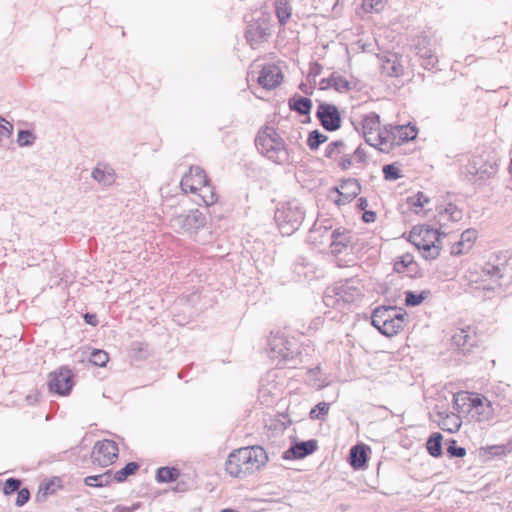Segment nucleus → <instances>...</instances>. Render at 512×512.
Returning <instances> with one entry per match:
<instances>
[{"label": "nucleus", "instance_id": "obj_1", "mask_svg": "<svg viewBox=\"0 0 512 512\" xmlns=\"http://www.w3.org/2000/svg\"><path fill=\"white\" fill-rule=\"evenodd\" d=\"M267 461L268 456L263 447H242L229 454L225 469L229 475L242 478L259 470Z\"/></svg>", "mask_w": 512, "mask_h": 512}, {"label": "nucleus", "instance_id": "obj_2", "mask_svg": "<svg viewBox=\"0 0 512 512\" xmlns=\"http://www.w3.org/2000/svg\"><path fill=\"white\" fill-rule=\"evenodd\" d=\"M453 405L458 414H467L476 422H487L494 416L491 401L478 393L458 392L453 397Z\"/></svg>", "mask_w": 512, "mask_h": 512}, {"label": "nucleus", "instance_id": "obj_3", "mask_svg": "<svg viewBox=\"0 0 512 512\" xmlns=\"http://www.w3.org/2000/svg\"><path fill=\"white\" fill-rule=\"evenodd\" d=\"M457 161L463 163L462 173L469 180L485 181L493 178L499 170V163L495 155L490 153L458 155Z\"/></svg>", "mask_w": 512, "mask_h": 512}, {"label": "nucleus", "instance_id": "obj_4", "mask_svg": "<svg viewBox=\"0 0 512 512\" xmlns=\"http://www.w3.org/2000/svg\"><path fill=\"white\" fill-rule=\"evenodd\" d=\"M371 323L382 335L393 337L407 324V313L396 306H380L373 310Z\"/></svg>", "mask_w": 512, "mask_h": 512}, {"label": "nucleus", "instance_id": "obj_5", "mask_svg": "<svg viewBox=\"0 0 512 512\" xmlns=\"http://www.w3.org/2000/svg\"><path fill=\"white\" fill-rule=\"evenodd\" d=\"M366 143L385 153L417 137L418 130H362Z\"/></svg>", "mask_w": 512, "mask_h": 512}, {"label": "nucleus", "instance_id": "obj_6", "mask_svg": "<svg viewBox=\"0 0 512 512\" xmlns=\"http://www.w3.org/2000/svg\"><path fill=\"white\" fill-rule=\"evenodd\" d=\"M306 211L303 205L296 199L287 201L278 207L274 219L280 233L290 236L296 232L305 219Z\"/></svg>", "mask_w": 512, "mask_h": 512}, {"label": "nucleus", "instance_id": "obj_7", "mask_svg": "<svg viewBox=\"0 0 512 512\" xmlns=\"http://www.w3.org/2000/svg\"><path fill=\"white\" fill-rule=\"evenodd\" d=\"M255 146L262 155L276 164H284L289 159L285 142L277 130H259Z\"/></svg>", "mask_w": 512, "mask_h": 512}, {"label": "nucleus", "instance_id": "obj_8", "mask_svg": "<svg viewBox=\"0 0 512 512\" xmlns=\"http://www.w3.org/2000/svg\"><path fill=\"white\" fill-rule=\"evenodd\" d=\"M445 234V231H441L439 228L414 227L410 232L409 241L426 260H434L440 254V236Z\"/></svg>", "mask_w": 512, "mask_h": 512}, {"label": "nucleus", "instance_id": "obj_9", "mask_svg": "<svg viewBox=\"0 0 512 512\" xmlns=\"http://www.w3.org/2000/svg\"><path fill=\"white\" fill-rule=\"evenodd\" d=\"M330 253L338 267H350L352 262V234L343 227L333 229L330 235Z\"/></svg>", "mask_w": 512, "mask_h": 512}, {"label": "nucleus", "instance_id": "obj_10", "mask_svg": "<svg viewBox=\"0 0 512 512\" xmlns=\"http://www.w3.org/2000/svg\"><path fill=\"white\" fill-rule=\"evenodd\" d=\"M269 347L272 359L290 367H295L298 364L300 353L295 340H289L280 334L273 335L269 338Z\"/></svg>", "mask_w": 512, "mask_h": 512}, {"label": "nucleus", "instance_id": "obj_11", "mask_svg": "<svg viewBox=\"0 0 512 512\" xmlns=\"http://www.w3.org/2000/svg\"><path fill=\"white\" fill-rule=\"evenodd\" d=\"M323 302L327 307L349 313L352 308V285L349 279L336 282L325 291Z\"/></svg>", "mask_w": 512, "mask_h": 512}, {"label": "nucleus", "instance_id": "obj_12", "mask_svg": "<svg viewBox=\"0 0 512 512\" xmlns=\"http://www.w3.org/2000/svg\"><path fill=\"white\" fill-rule=\"evenodd\" d=\"M206 224V216L198 209L173 216L170 225L176 232L195 233Z\"/></svg>", "mask_w": 512, "mask_h": 512}, {"label": "nucleus", "instance_id": "obj_13", "mask_svg": "<svg viewBox=\"0 0 512 512\" xmlns=\"http://www.w3.org/2000/svg\"><path fill=\"white\" fill-rule=\"evenodd\" d=\"M119 449L115 441H97L93 447L91 458L94 464L107 467L118 458Z\"/></svg>", "mask_w": 512, "mask_h": 512}, {"label": "nucleus", "instance_id": "obj_14", "mask_svg": "<svg viewBox=\"0 0 512 512\" xmlns=\"http://www.w3.org/2000/svg\"><path fill=\"white\" fill-rule=\"evenodd\" d=\"M74 374L71 369L66 366L60 367L58 370L51 372L49 375V388L58 395H68L74 385Z\"/></svg>", "mask_w": 512, "mask_h": 512}, {"label": "nucleus", "instance_id": "obj_15", "mask_svg": "<svg viewBox=\"0 0 512 512\" xmlns=\"http://www.w3.org/2000/svg\"><path fill=\"white\" fill-rule=\"evenodd\" d=\"M451 346L463 355L468 354L477 346L475 330L471 326L455 329L451 337Z\"/></svg>", "mask_w": 512, "mask_h": 512}, {"label": "nucleus", "instance_id": "obj_16", "mask_svg": "<svg viewBox=\"0 0 512 512\" xmlns=\"http://www.w3.org/2000/svg\"><path fill=\"white\" fill-rule=\"evenodd\" d=\"M415 50L424 69L431 70L436 67L438 57L435 54L431 39L427 35H419L416 38Z\"/></svg>", "mask_w": 512, "mask_h": 512}, {"label": "nucleus", "instance_id": "obj_17", "mask_svg": "<svg viewBox=\"0 0 512 512\" xmlns=\"http://www.w3.org/2000/svg\"><path fill=\"white\" fill-rule=\"evenodd\" d=\"M316 117L322 128H341V113L334 104L320 102L316 110Z\"/></svg>", "mask_w": 512, "mask_h": 512}, {"label": "nucleus", "instance_id": "obj_18", "mask_svg": "<svg viewBox=\"0 0 512 512\" xmlns=\"http://www.w3.org/2000/svg\"><path fill=\"white\" fill-rule=\"evenodd\" d=\"M268 35L269 24L265 18L251 21L245 31V38L252 48L265 41Z\"/></svg>", "mask_w": 512, "mask_h": 512}, {"label": "nucleus", "instance_id": "obj_19", "mask_svg": "<svg viewBox=\"0 0 512 512\" xmlns=\"http://www.w3.org/2000/svg\"><path fill=\"white\" fill-rule=\"evenodd\" d=\"M374 58L381 67L382 73L388 77H399L404 72V67L396 53L385 52L383 54L374 53Z\"/></svg>", "mask_w": 512, "mask_h": 512}, {"label": "nucleus", "instance_id": "obj_20", "mask_svg": "<svg viewBox=\"0 0 512 512\" xmlns=\"http://www.w3.org/2000/svg\"><path fill=\"white\" fill-rule=\"evenodd\" d=\"M318 449V441L310 439L307 441L294 440L290 447L283 452L282 458L285 460L303 459L313 454Z\"/></svg>", "mask_w": 512, "mask_h": 512}, {"label": "nucleus", "instance_id": "obj_21", "mask_svg": "<svg viewBox=\"0 0 512 512\" xmlns=\"http://www.w3.org/2000/svg\"><path fill=\"white\" fill-rule=\"evenodd\" d=\"M207 181V174L199 166H191L181 179L180 187L184 193H196L197 188Z\"/></svg>", "mask_w": 512, "mask_h": 512}, {"label": "nucleus", "instance_id": "obj_22", "mask_svg": "<svg viewBox=\"0 0 512 512\" xmlns=\"http://www.w3.org/2000/svg\"><path fill=\"white\" fill-rule=\"evenodd\" d=\"M507 267L503 263H492L488 262L482 268V277L483 280H491V284L488 286H484L485 290H497L502 287L501 279L504 277Z\"/></svg>", "mask_w": 512, "mask_h": 512}, {"label": "nucleus", "instance_id": "obj_23", "mask_svg": "<svg viewBox=\"0 0 512 512\" xmlns=\"http://www.w3.org/2000/svg\"><path fill=\"white\" fill-rule=\"evenodd\" d=\"M257 81L263 88L272 90L283 81V73L277 65L267 64L260 71Z\"/></svg>", "mask_w": 512, "mask_h": 512}, {"label": "nucleus", "instance_id": "obj_24", "mask_svg": "<svg viewBox=\"0 0 512 512\" xmlns=\"http://www.w3.org/2000/svg\"><path fill=\"white\" fill-rule=\"evenodd\" d=\"M332 226L330 220L325 219L323 222L316 221L309 230L307 241L314 246H319L331 241Z\"/></svg>", "mask_w": 512, "mask_h": 512}, {"label": "nucleus", "instance_id": "obj_25", "mask_svg": "<svg viewBox=\"0 0 512 512\" xmlns=\"http://www.w3.org/2000/svg\"><path fill=\"white\" fill-rule=\"evenodd\" d=\"M91 177L103 186H111L116 181V172L110 164L98 162L92 169Z\"/></svg>", "mask_w": 512, "mask_h": 512}, {"label": "nucleus", "instance_id": "obj_26", "mask_svg": "<svg viewBox=\"0 0 512 512\" xmlns=\"http://www.w3.org/2000/svg\"><path fill=\"white\" fill-rule=\"evenodd\" d=\"M320 90L334 89L337 92H346L351 89L350 81L337 72H332L329 77L322 78L319 82Z\"/></svg>", "mask_w": 512, "mask_h": 512}, {"label": "nucleus", "instance_id": "obj_27", "mask_svg": "<svg viewBox=\"0 0 512 512\" xmlns=\"http://www.w3.org/2000/svg\"><path fill=\"white\" fill-rule=\"evenodd\" d=\"M349 184H351L350 179L343 181L340 186L330 188L327 192V199L339 207L351 203L352 194L344 191Z\"/></svg>", "mask_w": 512, "mask_h": 512}, {"label": "nucleus", "instance_id": "obj_28", "mask_svg": "<svg viewBox=\"0 0 512 512\" xmlns=\"http://www.w3.org/2000/svg\"><path fill=\"white\" fill-rule=\"evenodd\" d=\"M195 198L193 199L197 204L203 203L205 206H211L218 200V196L215 192L214 186L211 184L210 179L207 177L205 184H201L197 188V192L193 193Z\"/></svg>", "mask_w": 512, "mask_h": 512}, {"label": "nucleus", "instance_id": "obj_29", "mask_svg": "<svg viewBox=\"0 0 512 512\" xmlns=\"http://www.w3.org/2000/svg\"><path fill=\"white\" fill-rule=\"evenodd\" d=\"M438 426L446 432L455 433L457 432L462 424L461 418L458 414L453 412H438L437 413Z\"/></svg>", "mask_w": 512, "mask_h": 512}, {"label": "nucleus", "instance_id": "obj_30", "mask_svg": "<svg viewBox=\"0 0 512 512\" xmlns=\"http://www.w3.org/2000/svg\"><path fill=\"white\" fill-rule=\"evenodd\" d=\"M438 217L439 229L443 231V226L446 224V221L459 222L462 219L463 214L456 205L449 203L445 208L438 212Z\"/></svg>", "mask_w": 512, "mask_h": 512}, {"label": "nucleus", "instance_id": "obj_31", "mask_svg": "<svg viewBox=\"0 0 512 512\" xmlns=\"http://www.w3.org/2000/svg\"><path fill=\"white\" fill-rule=\"evenodd\" d=\"M370 454V446L364 443L354 445V470L365 469L367 467V461Z\"/></svg>", "mask_w": 512, "mask_h": 512}, {"label": "nucleus", "instance_id": "obj_32", "mask_svg": "<svg viewBox=\"0 0 512 512\" xmlns=\"http://www.w3.org/2000/svg\"><path fill=\"white\" fill-rule=\"evenodd\" d=\"M312 105V100L310 98L302 96H293L288 101L290 110L295 111L300 115H306L308 117L311 112Z\"/></svg>", "mask_w": 512, "mask_h": 512}, {"label": "nucleus", "instance_id": "obj_33", "mask_svg": "<svg viewBox=\"0 0 512 512\" xmlns=\"http://www.w3.org/2000/svg\"><path fill=\"white\" fill-rule=\"evenodd\" d=\"M442 440L443 436L439 432L432 433L428 438L426 448L432 457L438 458L442 455Z\"/></svg>", "mask_w": 512, "mask_h": 512}, {"label": "nucleus", "instance_id": "obj_34", "mask_svg": "<svg viewBox=\"0 0 512 512\" xmlns=\"http://www.w3.org/2000/svg\"><path fill=\"white\" fill-rule=\"evenodd\" d=\"M180 476V471L176 467H160L156 471V480L160 483H170L176 481Z\"/></svg>", "mask_w": 512, "mask_h": 512}, {"label": "nucleus", "instance_id": "obj_35", "mask_svg": "<svg viewBox=\"0 0 512 512\" xmlns=\"http://www.w3.org/2000/svg\"><path fill=\"white\" fill-rule=\"evenodd\" d=\"M112 481V470H108L103 474L87 476L84 479V483L87 486L92 487H104Z\"/></svg>", "mask_w": 512, "mask_h": 512}, {"label": "nucleus", "instance_id": "obj_36", "mask_svg": "<svg viewBox=\"0 0 512 512\" xmlns=\"http://www.w3.org/2000/svg\"><path fill=\"white\" fill-rule=\"evenodd\" d=\"M139 467L137 462H129L115 473L112 472V480L114 479L118 483L124 482L129 476L136 473Z\"/></svg>", "mask_w": 512, "mask_h": 512}, {"label": "nucleus", "instance_id": "obj_37", "mask_svg": "<svg viewBox=\"0 0 512 512\" xmlns=\"http://www.w3.org/2000/svg\"><path fill=\"white\" fill-rule=\"evenodd\" d=\"M276 15L280 24L284 25L291 17V8L286 0L276 1Z\"/></svg>", "mask_w": 512, "mask_h": 512}, {"label": "nucleus", "instance_id": "obj_38", "mask_svg": "<svg viewBox=\"0 0 512 512\" xmlns=\"http://www.w3.org/2000/svg\"><path fill=\"white\" fill-rule=\"evenodd\" d=\"M89 361L95 366L104 367L109 361V356L104 350L94 349L90 353Z\"/></svg>", "mask_w": 512, "mask_h": 512}, {"label": "nucleus", "instance_id": "obj_39", "mask_svg": "<svg viewBox=\"0 0 512 512\" xmlns=\"http://www.w3.org/2000/svg\"><path fill=\"white\" fill-rule=\"evenodd\" d=\"M329 408V403L319 402L310 410L309 416L312 420H323L325 416L328 414Z\"/></svg>", "mask_w": 512, "mask_h": 512}, {"label": "nucleus", "instance_id": "obj_40", "mask_svg": "<svg viewBox=\"0 0 512 512\" xmlns=\"http://www.w3.org/2000/svg\"><path fill=\"white\" fill-rule=\"evenodd\" d=\"M446 452L450 458H463L466 455L464 447L457 446V441L450 439L447 441Z\"/></svg>", "mask_w": 512, "mask_h": 512}, {"label": "nucleus", "instance_id": "obj_41", "mask_svg": "<svg viewBox=\"0 0 512 512\" xmlns=\"http://www.w3.org/2000/svg\"><path fill=\"white\" fill-rule=\"evenodd\" d=\"M427 296L426 291H422L421 293H415L413 291L405 292V304L406 306L414 307L421 304Z\"/></svg>", "mask_w": 512, "mask_h": 512}, {"label": "nucleus", "instance_id": "obj_42", "mask_svg": "<svg viewBox=\"0 0 512 512\" xmlns=\"http://www.w3.org/2000/svg\"><path fill=\"white\" fill-rule=\"evenodd\" d=\"M413 262H414L413 256L411 254H409V253H406V254L402 255L401 257H399L398 260L395 261V263H394V270L397 273H402L411 264H413Z\"/></svg>", "mask_w": 512, "mask_h": 512}, {"label": "nucleus", "instance_id": "obj_43", "mask_svg": "<svg viewBox=\"0 0 512 512\" xmlns=\"http://www.w3.org/2000/svg\"><path fill=\"white\" fill-rule=\"evenodd\" d=\"M327 140V137L320 134L318 130H312L308 136V146L311 150H316L318 147Z\"/></svg>", "mask_w": 512, "mask_h": 512}, {"label": "nucleus", "instance_id": "obj_44", "mask_svg": "<svg viewBox=\"0 0 512 512\" xmlns=\"http://www.w3.org/2000/svg\"><path fill=\"white\" fill-rule=\"evenodd\" d=\"M36 137L33 134V130H19L18 137H17V143L19 146H31Z\"/></svg>", "mask_w": 512, "mask_h": 512}, {"label": "nucleus", "instance_id": "obj_45", "mask_svg": "<svg viewBox=\"0 0 512 512\" xmlns=\"http://www.w3.org/2000/svg\"><path fill=\"white\" fill-rule=\"evenodd\" d=\"M386 0H363L361 9L368 12H379L383 9Z\"/></svg>", "mask_w": 512, "mask_h": 512}, {"label": "nucleus", "instance_id": "obj_46", "mask_svg": "<svg viewBox=\"0 0 512 512\" xmlns=\"http://www.w3.org/2000/svg\"><path fill=\"white\" fill-rule=\"evenodd\" d=\"M383 175L386 180L394 181L401 177V172L394 164H387L383 166Z\"/></svg>", "mask_w": 512, "mask_h": 512}, {"label": "nucleus", "instance_id": "obj_47", "mask_svg": "<svg viewBox=\"0 0 512 512\" xmlns=\"http://www.w3.org/2000/svg\"><path fill=\"white\" fill-rule=\"evenodd\" d=\"M380 124V116L375 112H370L363 116L361 128H374Z\"/></svg>", "mask_w": 512, "mask_h": 512}, {"label": "nucleus", "instance_id": "obj_48", "mask_svg": "<svg viewBox=\"0 0 512 512\" xmlns=\"http://www.w3.org/2000/svg\"><path fill=\"white\" fill-rule=\"evenodd\" d=\"M21 480L17 478H8L5 481L4 487H3V493L5 495H11L14 492H17L20 489L21 486Z\"/></svg>", "mask_w": 512, "mask_h": 512}, {"label": "nucleus", "instance_id": "obj_49", "mask_svg": "<svg viewBox=\"0 0 512 512\" xmlns=\"http://www.w3.org/2000/svg\"><path fill=\"white\" fill-rule=\"evenodd\" d=\"M477 237V231L474 229H467L462 232L460 240L466 245V249H470Z\"/></svg>", "mask_w": 512, "mask_h": 512}, {"label": "nucleus", "instance_id": "obj_50", "mask_svg": "<svg viewBox=\"0 0 512 512\" xmlns=\"http://www.w3.org/2000/svg\"><path fill=\"white\" fill-rule=\"evenodd\" d=\"M357 48L362 53H374L376 49H378V45L375 39H371L370 41L362 42V40L357 41Z\"/></svg>", "mask_w": 512, "mask_h": 512}, {"label": "nucleus", "instance_id": "obj_51", "mask_svg": "<svg viewBox=\"0 0 512 512\" xmlns=\"http://www.w3.org/2000/svg\"><path fill=\"white\" fill-rule=\"evenodd\" d=\"M323 70V67L318 62H311L309 67V73L307 75V80L309 83H312L315 85V78L321 74Z\"/></svg>", "mask_w": 512, "mask_h": 512}, {"label": "nucleus", "instance_id": "obj_52", "mask_svg": "<svg viewBox=\"0 0 512 512\" xmlns=\"http://www.w3.org/2000/svg\"><path fill=\"white\" fill-rule=\"evenodd\" d=\"M30 499V491L28 488H21L17 491L16 505L24 506Z\"/></svg>", "mask_w": 512, "mask_h": 512}, {"label": "nucleus", "instance_id": "obj_53", "mask_svg": "<svg viewBox=\"0 0 512 512\" xmlns=\"http://www.w3.org/2000/svg\"><path fill=\"white\" fill-rule=\"evenodd\" d=\"M56 481L59 483L60 480L59 479H54V480H50L46 483H43L41 486H40V491H43L44 494H53L56 492V490L60 487L59 484H56Z\"/></svg>", "mask_w": 512, "mask_h": 512}, {"label": "nucleus", "instance_id": "obj_54", "mask_svg": "<svg viewBox=\"0 0 512 512\" xmlns=\"http://www.w3.org/2000/svg\"><path fill=\"white\" fill-rule=\"evenodd\" d=\"M131 350L138 354L140 358H145L147 356V345L143 342H133L131 344Z\"/></svg>", "mask_w": 512, "mask_h": 512}, {"label": "nucleus", "instance_id": "obj_55", "mask_svg": "<svg viewBox=\"0 0 512 512\" xmlns=\"http://www.w3.org/2000/svg\"><path fill=\"white\" fill-rule=\"evenodd\" d=\"M468 250L469 249H466V245L461 240H459L451 246L450 253L451 255L459 256L461 254H464Z\"/></svg>", "mask_w": 512, "mask_h": 512}, {"label": "nucleus", "instance_id": "obj_56", "mask_svg": "<svg viewBox=\"0 0 512 512\" xmlns=\"http://www.w3.org/2000/svg\"><path fill=\"white\" fill-rule=\"evenodd\" d=\"M429 199L424 195L423 192H418L415 195V200L411 199V204L417 207H423L425 203H428Z\"/></svg>", "mask_w": 512, "mask_h": 512}, {"label": "nucleus", "instance_id": "obj_57", "mask_svg": "<svg viewBox=\"0 0 512 512\" xmlns=\"http://www.w3.org/2000/svg\"><path fill=\"white\" fill-rule=\"evenodd\" d=\"M487 452L493 456L505 455L506 448L503 445H494L487 447Z\"/></svg>", "mask_w": 512, "mask_h": 512}, {"label": "nucleus", "instance_id": "obj_58", "mask_svg": "<svg viewBox=\"0 0 512 512\" xmlns=\"http://www.w3.org/2000/svg\"><path fill=\"white\" fill-rule=\"evenodd\" d=\"M362 220L364 223H373L376 220V213L372 210L363 211Z\"/></svg>", "mask_w": 512, "mask_h": 512}, {"label": "nucleus", "instance_id": "obj_59", "mask_svg": "<svg viewBox=\"0 0 512 512\" xmlns=\"http://www.w3.org/2000/svg\"><path fill=\"white\" fill-rule=\"evenodd\" d=\"M340 142H331L328 144V146L325 149V156L326 157H333L335 151L337 150L338 146H340Z\"/></svg>", "mask_w": 512, "mask_h": 512}, {"label": "nucleus", "instance_id": "obj_60", "mask_svg": "<svg viewBox=\"0 0 512 512\" xmlns=\"http://www.w3.org/2000/svg\"><path fill=\"white\" fill-rule=\"evenodd\" d=\"M84 320L87 324L91 326H97L98 325V319L95 314L86 313L84 314Z\"/></svg>", "mask_w": 512, "mask_h": 512}, {"label": "nucleus", "instance_id": "obj_61", "mask_svg": "<svg viewBox=\"0 0 512 512\" xmlns=\"http://www.w3.org/2000/svg\"><path fill=\"white\" fill-rule=\"evenodd\" d=\"M354 157L357 158V160L360 162L365 161L366 153L362 146H359L357 147V149L354 150Z\"/></svg>", "mask_w": 512, "mask_h": 512}, {"label": "nucleus", "instance_id": "obj_62", "mask_svg": "<svg viewBox=\"0 0 512 512\" xmlns=\"http://www.w3.org/2000/svg\"><path fill=\"white\" fill-rule=\"evenodd\" d=\"M139 506H140V504H139V503L133 504V505H132V506H130V507L117 506V507L114 509V512H133V511H134V510H136Z\"/></svg>", "mask_w": 512, "mask_h": 512}, {"label": "nucleus", "instance_id": "obj_63", "mask_svg": "<svg viewBox=\"0 0 512 512\" xmlns=\"http://www.w3.org/2000/svg\"><path fill=\"white\" fill-rule=\"evenodd\" d=\"M367 207H368L367 199L364 197H360L357 201V208L363 212V211L367 210Z\"/></svg>", "mask_w": 512, "mask_h": 512}, {"label": "nucleus", "instance_id": "obj_64", "mask_svg": "<svg viewBox=\"0 0 512 512\" xmlns=\"http://www.w3.org/2000/svg\"><path fill=\"white\" fill-rule=\"evenodd\" d=\"M299 89L306 95H312L313 93V89H314V86L310 85L308 86L307 84L305 83H301L299 85Z\"/></svg>", "mask_w": 512, "mask_h": 512}]
</instances>
